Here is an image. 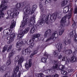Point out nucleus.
I'll list each match as a JSON object with an SVG mask.
<instances>
[{
    "instance_id": "72a5a7b5",
    "label": "nucleus",
    "mask_w": 77,
    "mask_h": 77,
    "mask_svg": "<svg viewBox=\"0 0 77 77\" xmlns=\"http://www.w3.org/2000/svg\"><path fill=\"white\" fill-rule=\"evenodd\" d=\"M68 3V1L67 0H65L64 1L62 2L61 3V5L63 6H65V5H66L67 3Z\"/></svg>"
},
{
    "instance_id": "5fc2aeb1",
    "label": "nucleus",
    "mask_w": 77,
    "mask_h": 77,
    "mask_svg": "<svg viewBox=\"0 0 77 77\" xmlns=\"http://www.w3.org/2000/svg\"><path fill=\"white\" fill-rule=\"evenodd\" d=\"M70 62L71 60H70V59L68 58L67 59V61H66V63H69V62Z\"/></svg>"
},
{
    "instance_id": "de8ad7c7",
    "label": "nucleus",
    "mask_w": 77,
    "mask_h": 77,
    "mask_svg": "<svg viewBox=\"0 0 77 77\" xmlns=\"http://www.w3.org/2000/svg\"><path fill=\"white\" fill-rule=\"evenodd\" d=\"M51 0H45V3H51Z\"/></svg>"
},
{
    "instance_id": "c85d7f7f",
    "label": "nucleus",
    "mask_w": 77,
    "mask_h": 77,
    "mask_svg": "<svg viewBox=\"0 0 77 77\" xmlns=\"http://www.w3.org/2000/svg\"><path fill=\"white\" fill-rule=\"evenodd\" d=\"M58 69H58V70H61V71L64 70V69H65V66L63 65H60L58 66Z\"/></svg>"
},
{
    "instance_id": "3c124183",
    "label": "nucleus",
    "mask_w": 77,
    "mask_h": 77,
    "mask_svg": "<svg viewBox=\"0 0 77 77\" xmlns=\"http://www.w3.org/2000/svg\"><path fill=\"white\" fill-rule=\"evenodd\" d=\"M66 60V57H63L62 60V61H65Z\"/></svg>"
},
{
    "instance_id": "bb28decb",
    "label": "nucleus",
    "mask_w": 77,
    "mask_h": 77,
    "mask_svg": "<svg viewBox=\"0 0 77 77\" xmlns=\"http://www.w3.org/2000/svg\"><path fill=\"white\" fill-rule=\"evenodd\" d=\"M6 71V67L5 66L2 67L1 68H0V71L1 72H4Z\"/></svg>"
},
{
    "instance_id": "864d4df0",
    "label": "nucleus",
    "mask_w": 77,
    "mask_h": 77,
    "mask_svg": "<svg viewBox=\"0 0 77 77\" xmlns=\"http://www.w3.org/2000/svg\"><path fill=\"white\" fill-rule=\"evenodd\" d=\"M38 51L36 50L34 52H33L32 53L34 55H35V54H37V53H38Z\"/></svg>"
},
{
    "instance_id": "ea45409f",
    "label": "nucleus",
    "mask_w": 77,
    "mask_h": 77,
    "mask_svg": "<svg viewBox=\"0 0 77 77\" xmlns=\"http://www.w3.org/2000/svg\"><path fill=\"white\" fill-rule=\"evenodd\" d=\"M58 51H55L54 53V54L55 57H57L58 56Z\"/></svg>"
},
{
    "instance_id": "052dcab7",
    "label": "nucleus",
    "mask_w": 77,
    "mask_h": 77,
    "mask_svg": "<svg viewBox=\"0 0 77 77\" xmlns=\"http://www.w3.org/2000/svg\"><path fill=\"white\" fill-rule=\"evenodd\" d=\"M27 31V32H29V31L30 30V28L29 27H27L25 29Z\"/></svg>"
},
{
    "instance_id": "1a4fd4ad",
    "label": "nucleus",
    "mask_w": 77,
    "mask_h": 77,
    "mask_svg": "<svg viewBox=\"0 0 77 77\" xmlns=\"http://www.w3.org/2000/svg\"><path fill=\"white\" fill-rule=\"evenodd\" d=\"M19 71V66H17L15 69L13 70L14 73L10 77H17V72Z\"/></svg>"
},
{
    "instance_id": "6ab92c4d",
    "label": "nucleus",
    "mask_w": 77,
    "mask_h": 77,
    "mask_svg": "<svg viewBox=\"0 0 77 77\" xmlns=\"http://www.w3.org/2000/svg\"><path fill=\"white\" fill-rule=\"evenodd\" d=\"M41 34H35L33 35V37L35 39L36 38L37 41H39L41 40Z\"/></svg>"
},
{
    "instance_id": "f704fd0d",
    "label": "nucleus",
    "mask_w": 77,
    "mask_h": 77,
    "mask_svg": "<svg viewBox=\"0 0 77 77\" xmlns=\"http://www.w3.org/2000/svg\"><path fill=\"white\" fill-rule=\"evenodd\" d=\"M69 7H65V10L64 11V12L65 14L67 13V12H68L69 11Z\"/></svg>"
},
{
    "instance_id": "a19ab883",
    "label": "nucleus",
    "mask_w": 77,
    "mask_h": 77,
    "mask_svg": "<svg viewBox=\"0 0 77 77\" xmlns=\"http://www.w3.org/2000/svg\"><path fill=\"white\" fill-rule=\"evenodd\" d=\"M7 48H8V46H4L3 48L2 52L3 53H4V52H5V51L6 50H7Z\"/></svg>"
},
{
    "instance_id": "ddd939ff",
    "label": "nucleus",
    "mask_w": 77,
    "mask_h": 77,
    "mask_svg": "<svg viewBox=\"0 0 77 77\" xmlns=\"http://www.w3.org/2000/svg\"><path fill=\"white\" fill-rule=\"evenodd\" d=\"M32 59H29V63H26L25 65V68L26 69H29V68H30L32 66Z\"/></svg>"
},
{
    "instance_id": "5701e85b",
    "label": "nucleus",
    "mask_w": 77,
    "mask_h": 77,
    "mask_svg": "<svg viewBox=\"0 0 77 77\" xmlns=\"http://www.w3.org/2000/svg\"><path fill=\"white\" fill-rule=\"evenodd\" d=\"M57 48L58 49V50L62 49L63 47L62 46V43H58L56 45Z\"/></svg>"
},
{
    "instance_id": "b1692460",
    "label": "nucleus",
    "mask_w": 77,
    "mask_h": 77,
    "mask_svg": "<svg viewBox=\"0 0 77 77\" xmlns=\"http://www.w3.org/2000/svg\"><path fill=\"white\" fill-rule=\"evenodd\" d=\"M57 17V12H55L52 14V18L53 20H54V19H56Z\"/></svg>"
},
{
    "instance_id": "58836bf2",
    "label": "nucleus",
    "mask_w": 77,
    "mask_h": 77,
    "mask_svg": "<svg viewBox=\"0 0 77 77\" xmlns=\"http://www.w3.org/2000/svg\"><path fill=\"white\" fill-rule=\"evenodd\" d=\"M40 8L41 11H43L44 9L43 8V5L41 2L39 3Z\"/></svg>"
},
{
    "instance_id": "20e7f679",
    "label": "nucleus",
    "mask_w": 77,
    "mask_h": 77,
    "mask_svg": "<svg viewBox=\"0 0 77 77\" xmlns=\"http://www.w3.org/2000/svg\"><path fill=\"white\" fill-rule=\"evenodd\" d=\"M20 58V56H17L16 57L15 59V61L16 62H18V64L19 65H21V63L24 61V58L23 57H21ZM19 59V60H18Z\"/></svg>"
},
{
    "instance_id": "69168bd1",
    "label": "nucleus",
    "mask_w": 77,
    "mask_h": 77,
    "mask_svg": "<svg viewBox=\"0 0 77 77\" xmlns=\"http://www.w3.org/2000/svg\"><path fill=\"white\" fill-rule=\"evenodd\" d=\"M12 42V41L9 40V41L7 43L8 44H11V43Z\"/></svg>"
},
{
    "instance_id": "4c0bfd02",
    "label": "nucleus",
    "mask_w": 77,
    "mask_h": 77,
    "mask_svg": "<svg viewBox=\"0 0 77 77\" xmlns=\"http://www.w3.org/2000/svg\"><path fill=\"white\" fill-rule=\"evenodd\" d=\"M65 52L67 53V54H70L72 53V50L71 49H68L67 50L65 51Z\"/></svg>"
},
{
    "instance_id": "a18cd8bd",
    "label": "nucleus",
    "mask_w": 77,
    "mask_h": 77,
    "mask_svg": "<svg viewBox=\"0 0 77 77\" xmlns=\"http://www.w3.org/2000/svg\"><path fill=\"white\" fill-rule=\"evenodd\" d=\"M65 30L64 29H62V30H61L59 33V35H61L63 34V33L64 32Z\"/></svg>"
},
{
    "instance_id": "c03bdc74",
    "label": "nucleus",
    "mask_w": 77,
    "mask_h": 77,
    "mask_svg": "<svg viewBox=\"0 0 77 77\" xmlns=\"http://www.w3.org/2000/svg\"><path fill=\"white\" fill-rule=\"evenodd\" d=\"M63 45H64V46H65L68 45V43L67 42V41H66V40H64L63 41Z\"/></svg>"
},
{
    "instance_id": "39448f33",
    "label": "nucleus",
    "mask_w": 77,
    "mask_h": 77,
    "mask_svg": "<svg viewBox=\"0 0 77 77\" xmlns=\"http://www.w3.org/2000/svg\"><path fill=\"white\" fill-rule=\"evenodd\" d=\"M68 17V15H66L61 19L60 21L61 26L62 27H64L66 25V20Z\"/></svg>"
},
{
    "instance_id": "7ed1b4c3",
    "label": "nucleus",
    "mask_w": 77,
    "mask_h": 77,
    "mask_svg": "<svg viewBox=\"0 0 77 77\" xmlns=\"http://www.w3.org/2000/svg\"><path fill=\"white\" fill-rule=\"evenodd\" d=\"M30 9V5H27L25 6L24 9V14H26V15H28V14H31L32 15V12Z\"/></svg>"
},
{
    "instance_id": "9b49d317",
    "label": "nucleus",
    "mask_w": 77,
    "mask_h": 77,
    "mask_svg": "<svg viewBox=\"0 0 77 77\" xmlns=\"http://www.w3.org/2000/svg\"><path fill=\"white\" fill-rule=\"evenodd\" d=\"M19 39V41L16 43V47L17 48H21L24 42H23V41L22 40V39Z\"/></svg>"
},
{
    "instance_id": "cd10ccee",
    "label": "nucleus",
    "mask_w": 77,
    "mask_h": 77,
    "mask_svg": "<svg viewBox=\"0 0 77 77\" xmlns=\"http://www.w3.org/2000/svg\"><path fill=\"white\" fill-rule=\"evenodd\" d=\"M36 30V27H33L32 28L30 29V33H33Z\"/></svg>"
},
{
    "instance_id": "2f4dec72",
    "label": "nucleus",
    "mask_w": 77,
    "mask_h": 77,
    "mask_svg": "<svg viewBox=\"0 0 77 77\" xmlns=\"http://www.w3.org/2000/svg\"><path fill=\"white\" fill-rule=\"evenodd\" d=\"M72 11V8H71L70 11L69 12V15L68 16V19L69 20L71 18V11Z\"/></svg>"
},
{
    "instance_id": "37998d69",
    "label": "nucleus",
    "mask_w": 77,
    "mask_h": 77,
    "mask_svg": "<svg viewBox=\"0 0 77 77\" xmlns=\"http://www.w3.org/2000/svg\"><path fill=\"white\" fill-rule=\"evenodd\" d=\"M44 74L42 73H39L38 74V77H44Z\"/></svg>"
},
{
    "instance_id": "473e14b6",
    "label": "nucleus",
    "mask_w": 77,
    "mask_h": 77,
    "mask_svg": "<svg viewBox=\"0 0 77 77\" xmlns=\"http://www.w3.org/2000/svg\"><path fill=\"white\" fill-rule=\"evenodd\" d=\"M45 23L44 19L43 18L41 19L39 21V24L40 25H42V24H44Z\"/></svg>"
},
{
    "instance_id": "a878e982",
    "label": "nucleus",
    "mask_w": 77,
    "mask_h": 77,
    "mask_svg": "<svg viewBox=\"0 0 77 77\" xmlns=\"http://www.w3.org/2000/svg\"><path fill=\"white\" fill-rule=\"evenodd\" d=\"M14 54H15V52L13 51H11V52L9 54L8 57H9V59H10V58H11V57H13Z\"/></svg>"
},
{
    "instance_id": "338daca9",
    "label": "nucleus",
    "mask_w": 77,
    "mask_h": 77,
    "mask_svg": "<svg viewBox=\"0 0 77 77\" xmlns=\"http://www.w3.org/2000/svg\"><path fill=\"white\" fill-rule=\"evenodd\" d=\"M18 51H21V48H18Z\"/></svg>"
},
{
    "instance_id": "2eb2a0df",
    "label": "nucleus",
    "mask_w": 77,
    "mask_h": 77,
    "mask_svg": "<svg viewBox=\"0 0 77 77\" xmlns=\"http://www.w3.org/2000/svg\"><path fill=\"white\" fill-rule=\"evenodd\" d=\"M57 33V32L55 31V32L52 33L51 36V38L54 41H55L56 39V38L58 37V34Z\"/></svg>"
},
{
    "instance_id": "603ef678",
    "label": "nucleus",
    "mask_w": 77,
    "mask_h": 77,
    "mask_svg": "<svg viewBox=\"0 0 77 77\" xmlns=\"http://www.w3.org/2000/svg\"><path fill=\"white\" fill-rule=\"evenodd\" d=\"M21 72L19 71V73H18L17 76L16 77H21Z\"/></svg>"
},
{
    "instance_id": "a211bd4d",
    "label": "nucleus",
    "mask_w": 77,
    "mask_h": 77,
    "mask_svg": "<svg viewBox=\"0 0 77 77\" xmlns=\"http://www.w3.org/2000/svg\"><path fill=\"white\" fill-rule=\"evenodd\" d=\"M51 31L50 29L48 30L45 32L44 36L46 38L47 37L50 36L51 35Z\"/></svg>"
},
{
    "instance_id": "4468645a",
    "label": "nucleus",
    "mask_w": 77,
    "mask_h": 77,
    "mask_svg": "<svg viewBox=\"0 0 77 77\" xmlns=\"http://www.w3.org/2000/svg\"><path fill=\"white\" fill-rule=\"evenodd\" d=\"M24 5V2L18 3L15 5L16 7L15 8H16V9H17V10L18 9L20 10V8H23Z\"/></svg>"
},
{
    "instance_id": "f257e3e1",
    "label": "nucleus",
    "mask_w": 77,
    "mask_h": 77,
    "mask_svg": "<svg viewBox=\"0 0 77 77\" xmlns=\"http://www.w3.org/2000/svg\"><path fill=\"white\" fill-rule=\"evenodd\" d=\"M18 9L14 8L13 10L14 12H11V11L9 10L7 12V14L9 16H11V17H17V16L19 14V12H17Z\"/></svg>"
},
{
    "instance_id": "0eeeda50",
    "label": "nucleus",
    "mask_w": 77,
    "mask_h": 77,
    "mask_svg": "<svg viewBox=\"0 0 77 77\" xmlns=\"http://www.w3.org/2000/svg\"><path fill=\"white\" fill-rule=\"evenodd\" d=\"M29 18L28 16L27 15H26L24 17H23V21L22 22L21 25L20 27L21 26L23 27H24L26 24H27V19Z\"/></svg>"
},
{
    "instance_id": "423d86ee",
    "label": "nucleus",
    "mask_w": 77,
    "mask_h": 77,
    "mask_svg": "<svg viewBox=\"0 0 77 77\" xmlns=\"http://www.w3.org/2000/svg\"><path fill=\"white\" fill-rule=\"evenodd\" d=\"M49 22L50 23H53V22L52 17L51 16V15L50 13L48 14L47 15L45 21V23L47 24H48Z\"/></svg>"
},
{
    "instance_id": "9d476101",
    "label": "nucleus",
    "mask_w": 77,
    "mask_h": 77,
    "mask_svg": "<svg viewBox=\"0 0 77 77\" xmlns=\"http://www.w3.org/2000/svg\"><path fill=\"white\" fill-rule=\"evenodd\" d=\"M35 23V15H33L30 20V22L29 23V26L32 27Z\"/></svg>"
},
{
    "instance_id": "680f3d73",
    "label": "nucleus",
    "mask_w": 77,
    "mask_h": 77,
    "mask_svg": "<svg viewBox=\"0 0 77 77\" xmlns=\"http://www.w3.org/2000/svg\"><path fill=\"white\" fill-rule=\"evenodd\" d=\"M44 56H45V57H48V54L45 53V54L44 55Z\"/></svg>"
},
{
    "instance_id": "dca6fc26",
    "label": "nucleus",
    "mask_w": 77,
    "mask_h": 77,
    "mask_svg": "<svg viewBox=\"0 0 77 77\" xmlns=\"http://www.w3.org/2000/svg\"><path fill=\"white\" fill-rule=\"evenodd\" d=\"M10 37H8L7 39L9 41L12 42L14 40V38H15V34L14 33H13L11 35Z\"/></svg>"
},
{
    "instance_id": "c756f323",
    "label": "nucleus",
    "mask_w": 77,
    "mask_h": 77,
    "mask_svg": "<svg viewBox=\"0 0 77 77\" xmlns=\"http://www.w3.org/2000/svg\"><path fill=\"white\" fill-rule=\"evenodd\" d=\"M47 57H42L41 60L42 62H43V63H47Z\"/></svg>"
},
{
    "instance_id": "79ce46f5",
    "label": "nucleus",
    "mask_w": 77,
    "mask_h": 77,
    "mask_svg": "<svg viewBox=\"0 0 77 77\" xmlns=\"http://www.w3.org/2000/svg\"><path fill=\"white\" fill-rule=\"evenodd\" d=\"M12 46V45H10L8 48V49L7 50V52H9L10 51H11V48Z\"/></svg>"
},
{
    "instance_id": "e433bc0d",
    "label": "nucleus",
    "mask_w": 77,
    "mask_h": 77,
    "mask_svg": "<svg viewBox=\"0 0 77 77\" xmlns=\"http://www.w3.org/2000/svg\"><path fill=\"white\" fill-rule=\"evenodd\" d=\"M35 38L33 37H32L30 39V40L29 41V42L30 43H33L34 41L35 40Z\"/></svg>"
},
{
    "instance_id": "393cba45",
    "label": "nucleus",
    "mask_w": 77,
    "mask_h": 77,
    "mask_svg": "<svg viewBox=\"0 0 77 77\" xmlns=\"http://www.w3.org/2000/svg\"><path fill=\"white\" fill-rule=\"evenodd\" d=\"M37 6L36 5H34V6H32V11H31V13L32 14L35 12V10H36V9Z\"/></svg>"
},
{
    "instance_id": "6e6d98bb",
    "label": "nucleus",
    "mask_w": 77,
    "mask_h": 77,
    "mask_svg": "<svg viewBox=\"0 0 77 77\" xmlns=\"http://www.w3.org/2000/svg\"><path fill=\"white\" fill-rule=\"evenodd\" d=\"M46 16L45 14H44L42 16V18H43V19H44V18H46Z\"/></svg>"
},
{
    "instance_id": "8fccbe9b",
    "label": "nucleus",
    "mask_w": 77,
    "mask_h": 77,
    "mask_svg": "<svg viewBox=\"0 0 77 77\" xmlns=\"http://www.w3.org/2000/svg\"><path fill=\"white\" fill-rule=\"evenodd\" d=\"M53 77H59V75L57 73H55V75H52Z\"/></svg>"
},
{
    "instance_id": "f03ea898",
    "label": "nucleus",
    "mask_w": 77,
    "mask_h": 77,
    "mask_svg": "<svg viewBox=\"0 0 77 77\" xmlns=\"http://www.w3.org/2000/svg\"><path fill=\"white\" fill-rule=\"evenodd\" d=\"M16 22L14 21V20H13L11 22V24L10 28L8 29V32H5L4 31V34H5L6 36H8V35H11V32L10 31H11V29H13V28H14L15 26V23Z\"/></svg>"
},
{
    "instance_id": "09e8293b",
    "label": "nucleus",
    "mask_w": 77,
    "mask_h": 77,
    "mask_svg": "<svg viewBox=\"0 0 77 77\" xmlns=\"http://www.w3.org/2000/svg\"><path fill=\"white\" fill-rule=\"evenodd\" d=\"M51 39H53V38H51V37L49 38H48L46 41H45V42H48V41H50V40H51Z\"/></svg>"
},
{
    "instance_id": "c9c22d12",
    "label": "nucleus",
    "mask_w": 77,
    "mask_h": 77,
    "mask_svg": "<svg viewBox=\"0 0 77 77\" xmlns=\"http://www.w3.org/2000/svg\"><path fill=\"white\" fill-rule=\"evenodd\" d=\"M72 27H73V28H74L75 29H76V23H75V22L74 21L72 24Z\"/></svg>"
},
{
    "instance_id": "4d7b16f0",
    "label": "nucleus",
    "mask_w": 77,
    "mask_h": 77,
    "mask_svg": "<svg viewBox=\"0 0 77 77\" xmlns=\"http://www.w3.org/2000/svg\"><path fill=\"white\" fill-rule=\"evenodd\" d=\"M57 17H61V14H60V13H57Z\"/></svg>"
},
{
    "instance_id": "f3484780",
    "label": "nucleus",
    "mask_w": 77,
    "mask_h": 77,
    "mask_svg": "<svg viewBox=\"0 0 77 77\" xmlns=\"http://www.w3.org/2000/svg\"><path fill=\"white\" fill-rule=\"evenodd\" d=\"M31 51L30 50V49L29 48H27L24 50H23L22 52L23 54H24V55H26V54H28V53L30 54L31 53Z\"/></svg>"
},
{
    "instance_id": "412c9836",
    "label": "nucleus",
    "mask_w": 77,
    "mask_h": 77,
    "mask_svg": "<svg viewBox=\"0 0 77 77\" xmlns=\"http://www.w3.org/2000/svg\"><path fill=\"white\" fill-rule=\"evenodd\" d=\"M7 2L8 1L7 0H5L2 1L0 7V8H2V7L5 6V5H6Z\"/></svg>"
},
{
    "instance_id": "774afa93",
    "label": "nucleus",
    "mask_w": 77,
    "mask_h": 77,
    "mask_svg": "<svg viewBox=\"0 0 77 77\" xmlns=\"http://www.w3.org/2000/svg\"><path fill=\"white\" fill-rule=\"evenodd\" d=\"M33 55H34L32 53L30 55V57L31 58H32V57H33Z\"/></svg>"
},
{
    "instance_id": "13d9d810",
    "label": "nucleus",
    "mask_w": 77,
    "mask_h": 77,
    "mask_svg": "<svg viewBox=\"0 0 77 77\" xmlns=\"http://www.w3.org/2000/svg\"><path fill=\"white\" fill-rule=\"evenodd\" d=\"M74 40L75 42H77V35H76V36H75L74 37Z\"/></svg>"
},
{
    "instance_id": "4be33fe9",
    "label": "nucleus",
    "mask_w": 77,
    "mask_h": 77,
    "mask_svg": "<svg viewBox=\"0 0 77 77\" xmlns=\"http://www.w3.org/2000/svg\"><path fill=\"white\" fill-rule=\"evenodd\" d=\"M77 61V57L75 56H73L71 59V62L73 63V62H76Z\"/></svg>"
},
{
    "instance_id": "bf43d9fd",
    "label": "nucleus",
    "mask_w": 77,
    "mask_h": 77,
    "mask_svg": "<svg viewBox=\"0 0 77 77\" xmlns=\"http://www.w3.org/2000/svg\"><path fill=\"white\" fill-rule=\"evenodd\" d=\"M62 55H60L58 57V59H62Z\"/></svg>"
},
{
    "instance_id": "e2e57ef3",
    "label": "nucleus",
    "mask_w": 77,
    "mask_h": 77,
    "mask_svg": "<svg viewBox=\"0 0 77 77\" xmlns=\"http://www.w3.org/2000/svg\"><path fill=\"white\" fill-rule=\"evenodd\" d=\"M67 74H68V72H66L65 71V72L64 73V74H63V75H66Z\"/></svg>"
},
{
    "instance_id": "0e129e2a",
    "label": "nucleus",
    "mask_w": 77,
    "mask_h": 77,
    "mask_svg": "<svg viewBox=\"0 0 77 77\" xmlns=\"http://www.w3.org/2000/svg\"><path fill=\"white\" fill-rule=\"evenodd\" d=\"M65 71L62 70L61 72V73L62 74H63H63H64V73L65 72Z\"/></svg>"
},
{
    "instance_id": "49530a36",
    "label": "nucleus",
    "mask_w": 77,
    "mask_h": 77,
    "mask_svg": "<svg viewBox=\"0 0 77 77\" xmlns=\"http://www.w3.org/2000/svg\"><path fill=\"white\" fill-rule=\"evenodd\" d=\"M70 36L71 38H72V37H73L74 36V33H73V31L71 32L70 33Z\"/></svg>"
},
{
    "instance_id": "f8f14e48",
    "label": "nucleus",
    "mask_w": 77,
    "mask_h": 77,
    "mask_svg": "<svg viewBox=\"0 0 77 77\" xmlns=\"http://www.w3.org/2000/svg\"><path fill=\"white\" fill-rule=\"evenodd\" d=\"M55 63V64L54 65V66L51 67L52 69H57L58 70L59 69V63L58 60H56L54 61Z\"/></svg>"
},
{
    "instance_id": "7c9ffc66",
    "label": "nucleus",
    "mask_w": 77,
    "mask_h": 77,
    "mask_svg": "<svg viewBox=\"0 0 77 77\" xmlns=\"http://www.w3.org/2000/svg\"><path fill=\"white\" fill-rule=\"evenodd\" d=\"M12 62V60L11 59L9 58V60H7V61L6 62V64L7 65L9 66V65H11V62Z\"/></svg>"
},
{
    "instance_id": "6e6552de",
    "label": "nucleus",
    "mask_w": 77,
    "mask_h": 77,
    "mask_svg": "<svg viewBox=\"0 0 77 77\" xmlns=\"http://www.w3.org/2000/svg\"><path fill=\"white\" fill-rule=\"evenodd\" d=\"M28 32L25 29L23 31L22 30L20 33L18 34L17 35L18 39H22L24 35L27 33Z\"/></svg>"
},
{
    "instance_id": "aec40b11",
    "label": "nucleus",
    "mask_w": 77,
    "mask_h": 77,
    "mask_svg": "<svg viewBox=\"0 0 77 77\" xmlns=\"http://www.w3.org/2000/svg\"><path fill=\"white\" fill-rule=\"evenodd\" d=\"M7 8L8 7L7 6H5L2 8V10H0V18H1V17L2 16H3V15H4V13H3V11H4V10H6Z\"/></svg>"
}]
</instances>
